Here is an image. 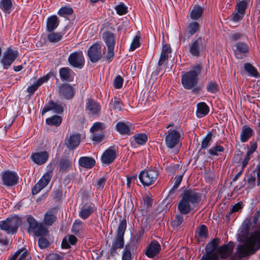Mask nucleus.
<instances>
[{
  "instance_id": "nucleus-1",
  "label": "nucleus",
  "mask_w": 260,
  "mask_h": 260,
  "mask_svg": "<svg viewBox=\"0 0 260 260\" xmlns=\"http://www.w3.org/2000/svg\"><path fill=\"white\" fill-rule=\"evenodd\" d=\"M182 199L178 205V209L182 214H187L191 211V206H197L201 200L202 194L195 188L184 191Z\"/></svg>"
},
{
  "instance_id": "nucleus-2",
  "label": "nucleus",
  "mask_w": 260,
  "mask_h": 260,
  "mask_svg": "<svg viewBox=\"0 0 260 260\" xmlns=\"http://www.w3.org/2000/svg\"><path fill=\"white\" fill-rule=\"evenodd\" d=\"M201 66L198 64L193 67L192 70L182 74L181 83L185 89H192V91L194 93L199 91V88L194 87L198 83V76L201 73Z\"/></svg>"
},
{
  "instance_id": "nucleus-3",
  "label": "nucleus",
  "mask_w": 260,
  "mask_h": 260,
  "mask_svg": "<svg viewBox=\"0 0 260 260\" xmlns=\"http://www.w3.org/2000/svg\"><path fill=\"white\" fill-rule=\"evenodd\" d=\"M127 222L125 219L120 221L109 251V256L113 257L117 253V250L123 248L124 245V235L126 229Z\"/></svg>"
},
{
  "instance_id": "nucleus-4",
  "label": "nucleus",
  "mask_w": 260,
  "mask_h": 260,
  "mask_svg": "<svg viewBox=\"0 0 260 260\" xmlns=\"http://www.w3.org/2000/svg\"><path fill=\"white\" fill-rule=\"evenodd\" d=\"M159 174V171L156 167H150L142 171L139 175V179L144 187L149 186L156 181Z\"/></svg>"
},
{
  "instance_id": "nucleus-5",
  "label": "nucleus",
  "mask_w": 260,
  "mask_h": 260,
  "mask_svg": "<svg viewBox=\"0 0 260 260\" xmlns=\"http://www.w3.org/2000/svg\"><path fill=\"white\" fill-rule=\"evenodd\" d=\"M21 218L17 215L7 218L5 220L0 222L1 229L8 234H13L17 232L19 225L21 224Z\"/></svg>"
},
{
  "instance_id": "nucleus-6",
  "label": "nucleus",
  "mask_w": 260,
  "mask_h": 260,
  "mask_svg": "<svg viewBox=\"0 0 260 260\" xmlns=\"http://www.w3.org/2000/svg\"><path fill=\"white\" fill-rule=\"evenodd\" d=\"M249 2V0H242L237 2L235 6V12L229 17L230 20L234 22H238L242 20L245 15Z\"/></svg>"
},
{
  "instance_id": "nucleus-7",
  "label": "nucleus",
  "mask_w": 260,
  "mask_h": 260,
  "mask_svg": "<svg viewBox=\"0 0 260 260\" xmlns=\"http://www.w3.org/2000/svg\"><path fill=\"white\" fill-rule=\"evenodd\" d=\"M220 240L218 238H214L210 242L208 243L206 247V254L202 257V260H218V256L217 253L214 251L216 250L219 245Z\"/></svg>"
},
{
  "instance_id": "nucleus-8",
  "label": "nucleus",
  "mask_w": 260,
  "mask_h": 260,
  "mask_svg": "<svg viewBox=\"0 0 260 260\" xmlns=\"http://www.w3.org/2000/svg\"><path fill=\"white\" fill-rule=\"evenodd\" d=\"M18 51L8 48L3 54V56L0 60L4 69H8L13 63L18 56Z\"/></svg>"
},
{
  "instance_id": "nucleus-9",
  "label": "nucleus",
  "mask_w": 260,
  "mask_h": 260,
  "mask_svg": "<svg viewBox=\"0 0 260 260\" xmlns=\"http://www.w3.org/2000/svg\"><path fill=\"white\" fill-rule=\"evenodd\" d=\"M180 133L176 129H170L166 133L165 143L167 147L170 149L174 148L179 142Z\"/></svg>"
},
{
  "instance_id": "nucleus-10",
  "label": "nucleus",
  "mask_w": 260,
  "mask_h": 260,
  "mask_svg": "<svg viewBox=\"0 0 260 260\" xmlns=\"http://www.w3.org/2000/svg\"><path fill=\"white\" fill-rule=\"evenodd\" d=\"M68 60L71 67L80 69L84 67L85 63L84 57L82 51L74 52L70 54Z\"/></svg>"
},
{
  "instance_id": "nucleus-11",
  "label": "nucleus",
  "mask_w": 260,
  "mask_h": 260,
  "mask_svg": "<svg viewBox=\"0 0 260 260\" xmlns=\"http://www.w3.org/2000/svg\"><path fill=\"white\" fill-rule=\"evenodd\" d=\"M1 176L3 185L13 186L18 183L19 177L15 172L7 170L2 172Z\"/></svg>"
},
{
  "instance_id": "nucleus-12",
  "label": "nucleus",
  "mask_w": 260,
  "mask_h": 260,
  "mask_svg": "<svg viewBox=\"0 0 260 260\" xmlns=\"http://www.w3.org/2000/svg\"><path fill=\"white\" fill-rule=\"evenodd\" d=\"M204 39L201 37L193 39L189 44V52L193 56L199 57L201 51L205 48Z\"/></svg>"
},
{
  "instance_id": "nucleus-13",
  "label": "nucleus",
  "mask_w": 260,
  "mask_h": 260,
  "mask_svg": "<svg viewBox=\"0 0 260 260\" xmlns=\"http://www.w3.org/2000/svg\"><path fill=\"white\" fill-rule=\"evenodd\" d=\"M258 249L256 247L250 238L248 240L247 243L245 245H240L237 248V251L240 257H244L246 255L252 254Z\"/></svg>"
},
{
  "instance_id": "nucleus-14",
  "label": "nucleus",
  "mask_w": 260,
  "mask_h": 260,
  "mask_svg": "<svg viewBox=\"0 0 260 260\" xmlns=\"http://www.w3.org/2000/svg\"><path fill=\"white\" fill-rule=\"evenodd\" d=\"M87 55L91 62L95 63L100 60L103 57L101 45L96 43L91 46L88 50Z\"/></svg>"
},
{
  "instance_id": "nucleus-15",
  "label": "nucleus",
  "mask_w": 260,
  "mask_h": 260,
  "mask_svg": "<svg viewBox=\"0 0 260 260\" xmlns=\"http://www.w3.org/2000/svg\"><path fill=\"white\" fill-rule=\"evenodd\" d=\"M96 210L94 203L88 202L82 205L79 212V216L82 219H87Z\"/></svg>"
},
{
  "instance_id": "nucleus-16",
  "label": "nucleus",
  "mask_w": 260,
  "mask_h": 260,
  "mask_svg": "<svg viewBox=\"0 0 260 260\" xmlns=\"http://www.w3.org/2000/svg\"><path fill=\"white\" fill-rule=\"evenodd\" d=\"M234 47L233 51L236 58L241 59L246 57V54L249 52V47L246 43L238 42Z\"/></svg>"
},
{
  "instance_id": "nucleus-17",
  "label": "nucleus",
  "mask_w": 260,
  "mask_h": 260,
  "mask_svg": "<svg viewBox=\"0 0 260 260\" xmlns=\"http://www.w3.org/2000/svg\"><path fill=\"white\" fill-rule=\"evenodd\" d=\"M81 141V135L77 133L71 134L65 139L64 144L69 150L75 149L79 145Z\"/></svg>"
},
{
  "instance_id": "nucleus-18",
  "label": "nucleus",
  "mask_w": 260,
  "mask_h": 260,
  "mask_svg": "<svg viewBox=\"0 0 260 260\" xmlns=\"http://www.w3.org/2000/svg\"><path fill=\"white\" fill-rule=\"evenodd\" d=\"M116 129L121 135H130L133 133L134 127L132 123L128 121H119L116 124Z\"/></svg>"
},
{
  "instance_id": "nucleus-19",
  "label": "nucleus",
  "mask_w": 260,
  "mask_h": 260,
  "mask_svg": "<svg viewBox=\"0 0 260 260\" xmlns=\"http://www.w3.org/2000/svg\"><path fill=\"white\" fill-rule=\"evenodd\" d=\"M75 88L68 83H64L59 86V93L66 99H71L74 96Z\"/></svg>"
},
{
  "instance_id": "nucleus-20",
  "label": "nucleus",
  "mask_w": 260,
  "mask_h": 260,
  "mask_svg": "<svg viewBox=\"0 0 260 260\" xmlns=\"http://www.w3.org/2000/svg\"><path fill=\"white\" fill-rule=\"evenodd\" d=\"M161 249L160 245L157 241H152L147 246L145 254L149 258H153L157 255Z\"/></svg>"
},
{
  "instance_id": "nucleus-21",
  "label": "nucleus",
  "mask_w": 260,
  "mask_h": 260,
  "mask_svg": "<svg viewBox=\"0 0 260 260\" xmlns=\"http://www.w3.org/2000/svg\"><path fill=\"white\" fill-rule=\"evenodd\" d=\"M49 158V153L46 151L33 153L31 155L32 160L38 165L45 164Z\"/></svg>"
},
{
  "instance_id": "nucleus-22",
  "label": "nucleus",
  "mask_w": 260,
  "mask_h": 260,
  "mask_svg": "<svg viewBox=\"0 0 260 260\" xmlns=\"http://www.w3.org/2000/svg\"><path fill=\"white\" fill-rule=\"evenodd\" d=\"M85 110L89 114L94 115L98 114L101 110L100 104L91 99H88L86 103Z\"/></svg>"
},
{
  "instance_id": "nucleus-23",
  "label": "nucleus",
  "mask_w": 260,
  "mask_h": 260,
  "mask_svg": "<svg viewBox=\"0 0 260 260\" xmlns=\"http://www.w3.org/2000/svg\"><path fill=\"white\" fill-rule=\"evenodd\" d=\"M59 171L66 173L73 169V163L69 157H62L60 158L58 164Z\"/></svg>"
},
{
  "instance_id": "nucleus-24",
  "label": "nucleus",
  "mask_w": 260,
  "mask_h": 260,
  "mask_svg": "<svg viewBox=\"0 0 260 260\" xmlns=\"http://www.w3.org/2000/svg\"><path fill=\"white\" fill-rule=\"evenodd\" d=\"M233 245H230V243L228 244H224L220 246L216 251L218 257L224 259L230 256L233 251Z\"/></svg>"
},
{
  "instance_id": "nucleus-25",
  "label": "nucleus",
  "mask_w": 260,
  "mask_h": 260,
  "mask_svg": "<svg viewBox=\"0 0 260 260\" xmlns=\"http://www.w3.org/2000/svg\"><path fill=\"white\" fill-rule=\"evenodd\" d=\"M116 157L115 150L109 148L104 152L101 159L104 164L109 165L114 161Z\"/></svg>"
},
{
  "instance_id": "nucleus-26",
  "label": "nucleus",
  "mask_w": 260,
  "mask_h": 260,
  "mask_svg": "<svg viewBox=\"0 0 260 260\" xmlns=\"http://www.w3.org/2000/svg\"><path fill=\"white\" fill-rule=\"evenodd\" d=\"M102 39L107 47H115V36L110 31H105L102 34Z\"/></svg>"
},
{
  "instance_id": "nucleus-27",
  "label": "nucleus",
  "mask_w": 260,
  "mask_h": 260,
  "mask_svg": "<svg viewBox=\"0 0 260 260\" xmlns=\"http://www.w3.org/2000/svg\"><path fill=\"white\" fill-rule=\"evenodd\" d=\"M59 22V20L56 15H53L49 17L46 22V29L47 31H53L58 27Z\"/></svg>"
},
{
  "instance_id": "nucleus-28",
  "label": "nucleus",
  "mask_w": 260,
  "mask_h": 260,
  "mask_svg": "<svg viewBox=\"0 0 260 260\" xmlns=\"http://www.w3.org/2000/svg\"><path fill=\"white\" fill-rule=\"evenodd\" d=\"M209 112V108L205 102H200L197 104L196 115L198 118L205 116Z\"/></svg>"
},
{
  "instance_id": "nucleus-29",
  "label": "nucleus",
  "mask_w": 260,
  "mask_h": 260,
  "mask_svg": "<svg viewBox=\"0 0 260 260\" xmlns=\"http://www.w3.org/2000/svg\"><path fill=\"white\" fill-rule=\"evenodd\" d=\"M95 160L92 157L83 156L79 159V165L84 168H92L95 165Z\"/></svg>"
},
{
  "instance_id": "nucleus-30",
  "label": "nucleus",
  "mask_w": 260,
  "mask_h": 260,
  "mask_svg": "<svg viewBox=\"0 0 260 260\" xmlns=\"http://www.w3.org/2000/svg\"><path fill=\"white\" fill-rule=\"evenodd\" d=\"M73 71L68 67L61 68L59 69V73L60 78L62 80L71 82L73 81V77L71 75Z\"/></svg>"
},
{
  "instance_id": "nucleus-31",
  "label": "nucleus",
  "mask_w": 260,
  "mask_h": 260,
  "mask_svg": "<svg viewBox=\"0 0 260 260\" xmlns=\"http://www.w3.org/2000/svg\"><path fill=\"white\" fill-rule=\"evenodd\" d=\"M199 241H203L206 239L208 236V230L207 227L204 225H201L197 230L196 235Z\"/></svg>"
},
{
  "instance_id": "nucleus-32",
  "label": "nucleus",
  "mask_w": 260,
  "mask_h": 260,
  "mask_svg": "<svg viewBox=\"0 0 260 260\" xmlns=\"http://www.w3.org/2000/svg\"><path fill=\"white\" fill-rule=\"evenodd\" d=\"M133 138H134L135 142H132L131 145L134 147H136V144H137L139 145H144L148 140L147 136L144 133L137 134L135 135Z\"/></svg>"
},
{
  "instance_id": "nucleus-33",
  "label": "nucleus",
  "mask_w": 260,
  "mask_h": 260,
  "mask_svg": "<svg viewBox=\"0 0 260 260\" xmlns=\"http://www.w3.org/2000/svg\"><path fill=\"white\" fill-rule=\"evenodd\" d=\"M253 130L251 128L246 125L243 126L240 134V140L242 142H246L252 136Z\"/></svg>"
},
{
  "instance_id": "nucleus-34",
  "label": "nucleus",
  "mask_w": 260,
  "mask_h": 260,
  "mask_svg": "<svg viewBox=\"0 0 260 260\" xmlns=\"http://www.w3.org/2000/svg\"><path fill=\"white\" fill-rule=\"evenodd\" d=\"M204 9L201 7L196 5L190 12V18L192 20H198L200 18L203 13Z\"/></svg>"
},
{
  "instance_id": "nucleus-35",
  "label": "nucleus",
  "mask_w": 260,
  "mask_h": 260,
  "mask_svg": "<svg viewBox=\"0 0 260 260\" xmlns=\"http://www.w3.org/2000/svg\"><path fill=\"white\" fill-rule=\"evenodd\" d=\"M213 134L211 132H209L207 135L204 138L201 142V148L199 150L200 151L202 149H206L210 145L212 139Z\"/></svg>"
},
{
  "instance_id": "nucleus-36",
  "label": "nucleus",
  "mask_w": 260,
  "mask_h": 260,
  "mask_svg": "<svg viewBox=\"0 0 260 260\" xmlns=\"http://www.w3.org/2000/svg\"><path fill=\"white\" fill-rule=\"evenodd\" d=\"M134 245L131 244H127L125 245L122 252V260H131V251L133 249Z\"/></svg>"
},
{
  "instance_id": "nucleus-37",
  "label": "nucleus",
  "mask_w": 260,
  "mask_h": 260,
  "mask_svg": "<svg viewBox=\"0 0 260 260\" xmlns=\"http://www.w3.org/2000/svg\"><path fill=\"white\" fill-rule=\"evenodd\" d=\"M12 6V0H2L0 2V8L5 13H10Z\"/></svg>"
},
{
  "instance_id": "nucleus-38",
  "label": "nucleus",
  "mask_w": 260,
  "mask_h": 260,
  "mask_svg": "<svg viewBox=\"0 0 260 260\" xmlns=\"http://www.w3.org/2000/svg\"><path fill=\"white\" fill-rule=\"evenodd\" d=\"M245 71L250 76L257 78L259 76L256 69L250 63H245L244 64Z\"/></svg>"
},
{
  "instance_id": "nucleus-39",
  "label": "nucleus",
  "mask_w": 260,
  "mask_h": 260,
  "mask_svg": "<svg viewBox=\"0 0 260 260\" xmlns=\"http://www.w3.org/2000/svg\"><path fill=\"white\" fill-rule=\"evenodd\" d=\"M53 175L52 170H48L43 175L42 178L39 181L43 186H46L49 183Z\"/></svg>"
},
{
  "instance_id": "nucleus-40",
  "label": "nucleus",
  "mask_w": 260,
  "mask_h": 260,
  "mask_svg": "<svg viewBox=\"0 0 260 260\" xmlns=\"http://www.w3.org/2000/svg\"><path fill=\"white\" fill-rule=\"evenodd\" d=\"M56 220V216L51 211H47L44 218V222L46 225H51Z\"/></svg>"
},
{
  "instance_id": "nucleus-41",
  "label": "nucleus",
  "mask_w": 260,
  "mask_h": 260,
  "mask_svg": "<svg viewBox=\"0 0 260 260\" xmlns=\"http://www.w3.org/2000/svg\"><path fill=\"white\" fill-rule=\"evenodd\" d=\"M51 33L48 35L47 38L49 42L51 43H56L60 41L62 38L63 33L50 32Z\"/></svg>"
},
{
  "instance_id": "nucleus-42",
  "label": "nucleus",
  "mask_w": 260,
  "mask_h": 260,
  "mask_svg": "<svg viewBox=\"0 0 260 260\" xmlns=\"http://www.w3.org/2000/svg\"><path fill=\"white\" fill-rule=\"evenodd\" d=\"M61 121L62 119L60 116L54 115L51 117L47 118L46 122L48 125L58 126L61 124Z\"/></svg>"
},
{
  "instance_id": "nucleus-43",
  "label": "nucleus",
  "mask_w": 260,
  "mask_h": 260,
  "mask_svg": "<svg viewBox=\"0 0 260 260\" xmlns=\"http://www.w3.org/2000/svg\"><path fill=\"white\" fill-rule=\"evenodd\" d=\"M34 233L36 236L41 237L47 235L48 231L43 224L39 223Z\"/></svg>"
},
{
  "instance_id": "nucleus-44",
  "label": "nucleus",
  "mask_w": 260,
  "mask_h": 260,
  "mask_svg": "<svg viewBox=\"0 0 260 260\" xmlns=\"http://www.w3.org/2000/svg\"><path fill=\"white\" fill-rule=\"evenodd\" d=\"M224 148L223 146L220 145H216L211 147L208 150V153L211 156H218L221 152H223Z\"/></svg>"
},
{
  "instance_id": "nucleus-45",
  "label": "nucleus",
  "mask_w": 260,
  "mask_h": 260,
  "mask_svg": "<svg viewBox=\"0 0 260 260\" xmlns=\"http://www.w3.org/2000/svg\"><path fill=\"white\" fill-rule=\"evenodd\" d=\"M27 221L29 224L28 229V232L34 233L39 223H38L36 220L31 215H29L27 217Z\"/></svg>"
},
{
  "instance_id": "nucleus-46",
  "label": "nucleus",
  "mask_w": 260,
  "mask_h": 260,
  "mask_svg": "<svg viewBox=\"0 0 260 260\" xmlns=\"http://www.w3.org/2000/svg\"><path fill=\"white\" fill-rule=\"evenodd\" d=\"M114 47H107V50L103 57V61H106L108 63L112 61L114 56Z\"/></svg>"
},
{
  "instance_id": "nucleus-47",
  "label": "nucleus",
  "mask_w": 260,
  "mask_h": 260,
  "mask_svg": "<svg viewBox=\"0 0 260 260\" xmlns=\"http://www.w3.org/2000/svg\"><path fill=\"white\" fill-rule=\"evenodd\" d=\"M83 222L79 219H76L72 227V232L76 235L79 234L82 230Z\"/></svg>"
},
{
  "instance_id": "nucleus-48",
  "label": "nucleus",
  "mask_w": 260,
  "mask_h": 260,
  "mask_svg": "<svg viewBox=\"0 0 260 260\" xmlns=\"http://www.w3.org/2000/svg\"><path fill=\"white\" fill-rule=\"evenodd\" d=\"M74 12L73 9L69 6L61 7L58 11L57 14L61 17L72 15Z\"/></svg>"
},
{
  "instance_id": "nucleus-49",
  "label": "nucleus",
  "mask_w": 260,
  "mask_h": 260,
  "mask_svg": "<svg viewBox=\"0 0 260 260\" xmlns=\"http://www.w3.org/2000/svg\"><path fill=\"white\" fill-rule=\"evenodd\" d=\"M252 243L256 247L260 248V232H254L250 236Z\"/></svg>"
},
{
  "instance_id": "nucleus-50",
  "label": "nucleus",
  "mask_w": 260,
  "mask_h": 260,
  "mask_svg": "<svg viewBox=\"0 0 260 260\" xmlns=\"http://www.w3.org/2000/svg\"><path fill=\"white\" fill-rule=\"evenodd\" d=\"M183 178V175H177L175 178V183L173 187L170 190L169 194H173L175 193L176 190L179 186Z\"/></svg>"
},
{
  "instance_id": "nucleus-51",
  "label": "nucleus",
  "mask_w": 260,
  "mask_h": 260,
  "mask_svg": "<svg viewBox=\"0 0 260 260\" xmlns=\"http://www.w3.org/2000/svg\"><path fill=\"white\" fill-rule=\"evenodd\" d=\"M208 92L215 93L218 90V85L215 82H209L206 87Z\"/></svg>"
},
{
  "instance_id": "nucleus-52",
  "label": "nucleus",
  "mask_w": 260,
  "mask_h": 260,
  "mask_svg": "<svg viewBox=\"0 0 260 260\" xmlns=\"http://www.w3.org/2000/svg\"><path fill=\"white\" fill-rule=\"evenodd\" d=\"M183 221V217L182 215H176L175 219L171 221V224L174 228H178L180 226Z\"/></svg>"
},
{
  "instance_id": "nucleus-53",
  "label": "nucleus",
  "mask_w": 260,
  "mask_h": 260,
  "mask_svg": "<svg viewBox=\"0 0 260 260\" xmlns=\"http://www.w3.org/2000/svg\"><path fill=\"white\" fill-rule=\"evenodd\" d=\"M115 9L117 12V13L119 15H123L127 13V7L123 3L117 5L115 7Z\"/></svg>"
},
{
  "instance_id": "nucleus-54",
  "label": "nucleus",
  "mask_w": 260,
  "mask_h": 260,
  "mask_svg": "<svg viewBox=\"0 0 260 260\" xmlns=\"http://www.w3.org/2000/svg\"><path fill=\"white\" fill-rule=\"evenodd\" d=\"M110 105H111L113 109L117 111H120L122 109L123 104L120 100L117 99L116 98H114L113 101L112 99L110 102Z\"/></svg>"
},
{
  "instance_id": "nucleus-55",
  "label": "nucleus",
  "mask_w": 260,
  "mask_h": 260,
  "mask_svg": "<svg viewBox=\"0 0 260 260\" xmlns=\"http://www.w3.org/2000/svg\"><path fill=\"white\" fill-rule=\"evenodd\" d=\"M106 181L107 177L106 176H103L97 180L94 184V185L98 189L102 190L104 188Z\"/></svg>"
},
{
  "instance_id": "nucleus-56",
  "label": "nucleus",
  "mask_w": 260,
  "mask_h": 260,
  "mask_svg": "<svg viewBox=\"0 0 260 260\" xmlns=\"http://www.w3.org/2000/svg\"><path fill=\"white\" fill-rule=\"evenodd\" d=\"M106 128V125L103 122H97L93 124L92 126L90 128V131L94 132L100 130H103Z\"/></svg>"
},
{
  "instance_id": "nucleus-57",
  "label": "nucleus",
  "mask_w": 260,
  "mask_h": 260,
  "mask_svg": "<svg viewBox=\"0 0 260 260\" xmlns=\"http://www.w3.org/2000/svg\"><path fill=\"white\" fill-rule=\"evenodd\" d=\"M188 28L189 34L192 35L199 29V24L197 22H192L189 24Z\"/></svg>"
},
{
  "instance_id": "nucleus-58",
  "label": "nucleus",
  "mask_w": 260,
  "mask_h": 260,
  "mask_svg": "<svg viewBox=\"0 0 260 260\" xmlns=\"http://www.w3.org/2000/svg\"><path fill=\"white\" fill-rule=\"evenodd\" d=\"M51 197L55 202H59L62 197V191L59 189H54L51 194Z\"/></svg>"
},
{
  "instance_id": "nucleus-59",
  "label": "nucleus",
  "mask_w": 260,
  "mask_h": 260,
  "mask_svg": "<svg viewBox=\"0 0 260 260\" xmlns=\"http://www.w3.org/2000/svg\"><path fill=\"white\" fill-rule=\"evenodd\" d=\"M123 83V78L120 75H118L113 81L114 87L116 89H120L122 87Z\"/></svg>"
},
{
  "instance_id": "nucleus-60",
  "label": "nucleus",
  "mask_w": 260,
  "mask_h": 260,
  "mask_svg": "<svg viewBox=\"0 0 260 260\" xmlns=\"http://www.w3.org/2000/svg\"><path fill=\"white\" fill-rule=\"evenodd\" d=\"M63 256L57 253H51L47 255L45 260H62Z\"/></svg>"
},
{
  "instance_id": "nucleus-61",
  "label": "nucleus",
  "mask_w": 260,
  "mask_h": 260,
  "mask_svg": "<svg viewBox=\"0 0 260 260\" xmlns=\"http://www.w3.org/2000/svg\"><path fill=\"white\" fill-rule=\"evenodd\" d=\"M38 245L41 249H44L49 246V242L44 236L41 237L38 240Z\"/></svg>"
},
{
  "instance_id": "nucleus-62",
  "label": "nucleus",
  "mask_w": 260,
  "mask_h": 260,
  "mask_svg": "<svg viewBox=\"0 0 260 260\" xmlns=\"http://www.w3.org/2000/svg\"><path fill=\"white\" fill-rule=\"evenodd\" d=\"M139 39L140 38L138 36L134 37L131 43L129 51H134L140 46Z\"/></svg>"
},
{
  "instance_id": "nucleus-63",
  "label": "nucleus",
  "mask_w": 260,
  "mask_h": 260,
  "mask_svg": "<svg viewBox=\"0 0 260 260\" xmlns=\"http://www.w3.org/2000/svg\"><path fill=\"white\" fill-rule=\"evenodd\" d=\"M54 102L53 101H50L48 103L46 104L42 111V114L44 115L46 112L53 110Z\"/></svg>"
},
{
  "instance_id": "nucleus-64",
  "label": "nucleus",
  "mask_w": 260,
  "mask_h": 260,
  "mask_svg": "<svg viewBox=\"0 0 260 260\" xmlns=\"http://www.w3.org/2000/svg\"><path fill=\"white\" fill-rule=\"evenodd\" d=\"M43 184H41L39 181L36 183L32 189V193L35 195L39 192L42 189L44 188L45 186H43Z\"/></svg>"
}]
</instances>
